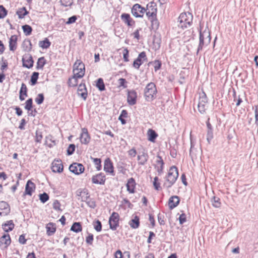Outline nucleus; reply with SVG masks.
I'll list each match as a JSON object with an SVG mask.
<instances>
[{"instance_id": "obj_50", "label": "nucleus", "mask_w": 258, "mask_h": 258, "mask_svg": "<svg viewBox=\"0 0 258 258\" xmlns=\"http://www.w3.org/2000/svg\"><path fill=\"white\" fill-rule=\"evenodd\" d=\"M44 96L43 94H39L35 98V101L38 104H41L44 101Z\"/></svg>"}, {"instance_id": "obj_64", "label": "nucleus", "mask_w": 258, "mask_h": 258, "mask_svg": "<svg viewBox=\"0 0 258 258\" xmlns=\"http://www.w3.org/2000/svg\"><path fill=\"white\" fill-rule=\"evenodd\" d=\"M154 63L155 64L154 66V69L155 71H157L160 68L161 63L159 60L155 61Z\"/></svg>"}, {"instance_id": "obj_49", "label": "nucleus", "mask_w": 258, "mask_h": 258, "mask_svg": "<svg viewBox=\"0 0 258 258\" xmlns=\"http://www.w3.org/2000/svg\"><path fill=\"white\" fill-rule=\"evenodd\" d=\"M158 178L157 177H155L154 178L153 185L156 190H159L161 189L160 183L158 182Z\"/></svg>"}, {"instance_id": "obj_11", "label": "nucleus", "mask_w": 258, "mask_h": 258, "mask_svg": "<svg viewBox=\"0 0 258 258\" xmlns=\"http://www.w3.org/2000/svg\"><path fill=\"white\" fill-rule=\"evenodd\" d=\"M147 57L146 52L144 51H143L141 52L137 58L134 60L133 63V66L136 68L137 69H139L140 66L144 63V61L145 60H146Z\"/></svg>"}, {"instance_id": "obj_23", "label": "nucleus", "mask_w": 258, "mask_h": 258, "mask_svg": "<svg viewBox=\"0 0 258 258\" xmlns=\"http://www.w3.org/2000/svg\"><path fill=\"white\" fill-rule=\"evenodd\" d=\"M11 243L10 235L5 234L0 238V246L4 245L5 247H7Z\"/></svg>"}, {"instance_id": "obj_3", "label": "nucleus", "mask_w": 258, "mask_h": 258, "mask_svg": "<svg viewBox=\"0 0 258 258\" xmlns=\"http://www.w3.org/2000/svg\"><path fill=\"white\" fill-rule=\"evenodd\" d=\"M156 93L157 89L154 83L151 82L148 84L144 91L146 100L148 101H152L155 98Z\"/></svg>"}, {"instance_id": "obj_24", "label": "nucleus", "mask_w": 258, "mask_h": 258, "mask_svg": "<svg viewBox=\"0 0 258 258\" xmlns=\"http://www.w3.org/2000/svg\"><path fill=\"white\" fill-rule=\"evenodd\" d=\"M121 19L128 26H131L135 23V21L131 18L128 14L123 13L121 15Z\"/></svg>"}, {"instance_id": "obj_4", "label": "nucleus", "mask_w": 258, "mask_h": 258, "mask_svg": "<svg viewBox=\"0 0 258 258\" xmlns=\"http://www.w3.org/2000/svg\"><path fill=\"white\" fill-rule=\"evenodd\" d=\"M210 33L209 30H204L200 32V43L198 48V52L202 49L205 45H207L211 41Z\"/></svg>"}, {"instance_id": "obj_45", "label": "nucleus", "mask_w": 258, "mask_h": 258, "mask_svg": "<svg viewBox=\"0 0 258 258\" xmlns=\"http://www.w3.org/2000/svg\"><path fill=\"white\" fill-rule=\"evenodd\" d=\"M93 162L96 165V168L97 170L99 171L101 169V161L99 158H93Z\"/></svg>"}, {"instance_id": "obj_40", "label": "nucleus", "mask_w": 258, "mask_h": 258, "mask_svg": "<svg viewBox=\"0 0 258 258\" xmlns=\"http://www.w3.org/2000/svg\"><path fill=\"white\" fill-rule=\"evenodd\" d=\"M96 86L101 91H104L105 90V85L103 82V80L102 78H99L97 80Z\"/></svg>"}, {"instance_id": "obj_52", "label": "nucleus", "mask_w": 258, "mask_h": 258, "mask_svg": "<svg viewBox=\"0 0 258 258\" xmlns=\"http://www.w3.org/2000/svg\"><path fill=\"white\" fill-rule=\"evenodd\" d=\"M75 150V145L74 144H70L67 149V153L68 155L73 154Z\"/></svg>"}, {"instance_id": "obj_28", "label": "nucleus", "mask_w": 258, "mask_h": 258, "mask_svg": "<svg viewBox=\"0 0 258 258\" xmlns=\"http://www.w3.org/2000/svg\"><path fill=\"white\" fill-rule=\"evenodd\" d=\"M22 47L24 51H30L32 49V44L31 41L28 39H25L22 43Z\"/></svg>"}, {"instance_id": "obj_17", "label": "nucleus", "mask_w": 258, "mask_h": 258, "mask_svg": "<svg viewBox=\"0 0 258 258\" xmlns=\"http://www.w3.org/2000/svg\"><path fill=\"white\" fill-rule=\"evenodd\" d=\"M51 169L54 172H61L63 171V165L61 161L54 160L52 163Z\"/></svg>"}, {"instance_id": "obj_16", "label": "nucleus", "mask_w": 258, "mask_h": 258, "mask_svg": "<svg viewBox=\"0 0 258 258\" xmlns=\"http://www.w3.org/2000/svg\"><path fill=\"white\" fill-rule=\"evenodd\" d=\"M80 140L82 144H87L89 143L90 137L86 128L82 129V133L80 137Z\"/></svg>"}, {"instance_id": "obj_9", "label": "nucleus", "mask_w": 258, "mask_h": 258, "mask_svg": "<svg viewBox=\"0 0 258 258\" xmlns=\"http://www.w3.org/2000/svg\"><path fill=\"white\" fill-rule=\"evenodd\" d=\"M119 215L118 213L113 212L109 220L110 228L113 230L116 229L118 226Z\"/></svg>"}, {"instance_id": "obj_63", "label": "nucleus", "mask_w": 258, "mask_h": 258, "mask_svg": "<svg viewBox=\"0 0 258 258\" xmlns=\"http://www.w3.org/2000/svg\"><path fill=\"white\" fill-rule=\"evenodd\" d=\"M60 203L58 201L56 200L53 202V208L55 210H59L60 209Z\"/></svg>"}, {"instance_id": "obj_26", "label": "nucleus", "mask_w": 258, "mask_h": 258, "mask_svg": "<svg viewBox=\"0 0 258 258\" xmlns=\"http://www.w3.org/2000/svg\"><path fill=\"white\" fill-rule=\"evenodd\" d=\"M77 195L81 197L82 201L85 202L89 199L90 195L87 189H84L80 191L79 190L77 191Z\"/></svg>"}, {"instance_id": "obj_44", "label": "nucleus", "mask_w": 258, "mask_h": 258, "mask_svg": "<svg viewBox=\"0 0 258 258\" xmlns=\"http://www.w3.org/2000/svg\"><path fill=\"white\" fill-rule=\"evenodd\" d=\"M39 199L42 203H44L49 200V196L47 194L44 192L39 195Z\"/></svg>"}, {"instance_id": "obj_36", "label": "nucleus", "mask_w": 258, "mask_h": 258, "mask_svg": "<svg viewBox=\"0 0 258 258\" xmlns=\"http://www.w3.org/2000/svg\"><path fill=\"white\" fill-rule=\"evenodd\" d=\"M28 12L26 10L25 7L20 8L17 11V14L18 15V17L20 19L24 18V17L27 14H28Z\"/></svg>"}, {"instance_id": "obj_54", "label": "nucleus", "mask_w": 258, "mask_h": 258, "mask_svg": "<svg viewBox=\"0 0 258 258\" xmlns=\"http://www.w3.org/2000/svg\"><path fill=\"white\" fill-rule=\"evenodd\" d=\"M87 204L88 206L91 208H95L96 207V203L94 201L89 199L87 201H85Z\"/></svg>"}, {"instance_id": "obj_47", "label": "nucleus", "mask_w": 258, "mask_h": 258, "mask_svg": "<svg viewBox=\"0 0 258 258\" xmlns=\"http://www.w3.org/2000/svg\"><path fill=\"white\" fill-rule=\"evenodd\" d=\"M213 138V129L207 130V140L209 143Z\"/></svg>"}, {"instance_id": "obj_27", "label": "nucleus", "mask_w": 258, "mask_h": 258, "mask_svg": "<svg viewBox=\"0 0 258 258\" xmlns=\"http://www.w3.org/2000/svg\"><path fill=\"white\" fill-rule=\"evenodd\" d=\"M3 228L5 232H8L12 231L15 227L13 220L7 221L2 225Z\"/></svg>"}, {"instance_id": "obj_51", "label": "nucleus", "mask_w": 258, "mask_h": 258, "mask_svg": "<svg viewBox=\"0 0 258 258\" xmlns=\"http://www.w3.org/2000/svg\"><path fill=\"white\" fill-rule=\"evenodd\" d=\"M61 5L64 7L71 6L73 3V0H60Z\"/></svg>"}, {"instance_id": "obj_48", "label": "nucleus", "mask_w": 258, "mask_h": 258, "mask_svg": "<svg viewBox=\"0 0 258 258\" xmlns=\"http://www.w3.org/2000/svg\"><path fill=\"white\" fill-rule=\"evenodd\" d=\"M7 14V11L2 5H0V19L5 18Z\"/></svg>"}, {"instance_id": "obj_33", "label": "nucleus", "mask_w": 258, "mask_h": 258, "mask_svg": "<svg viewBox=\"0 0 258 258\" xmlns=\"http://www.w3.org/2000/svg\"><path fill=\"white\" fill-rule=\"evenodd\" d=\"M82 230L81 224L80 222H75L71 228V230L78 233Z\"/></svg>"}, {"instance_id": "obj_34", "label": "nucleus", "mask_w": 258, "mask_h": 258, "mask_svg": "<svg viewBox=\"0 0 258 258\" xmlns=\"http://www.w3.org/2000/svg\"><path fill=\"white\" fill-rule=\"evenodd\" d=\"M79 79L78 77L73 74L72 78H70L68 80V84L70 87H75L78 83V79Z\"/></svg>"}, {"instance_id": "obj_29", "label": "nucleus", "mask_w": 258, "mask_h": 258, "mask_svg": "<svg viewBox=\"0 0 258 258\" xmlns=\"http://www.w3.org/2000/svg\"><path fill=\"white\" fill-rule=\"evenodd\" d=\"M148 140L151 142H155L158 134L152 129H149L147 132Z\"/></svg>"}, {"instance_id": "obj_22", "label": "nucleus", "mask_w": 258, "mask_h": 258, "mask_svg": "<svg viewBox=\"0 0 258 258\" xmlns=\"http://www.w3.org/2000/svg\"><path fill=\"white\" fill-rule=\"evenodd\" d=\"M179 203V199L178 197L174 196L171 197L168 201V206L170 209H173L176 207Z\"/></svg>"}, {"instance_id": "obj_57", "label": "nucleus", "mask_w": 258, "mask_h": 258, "mask_svg": "<svg viewBox=\"0 0 258 258\" xmlns=\"http://www.w3.org/2000/svg\"><path fill=\"white\" fill-rule=\"evenodd\" d=\"M156 163H157L158 166H160V165L163 166L164 165V163L163 160H162L161 157L159 155L157 156Z\"/></svg>"}, {"instance_id": "obj_12", "label": "nucleus", "mask_w": 258, "mask_h": 258, "mask_svg": "<svg viewBox=\"0 0 258 258\" xmlns=\"http://www.w3.org/2000/svg\"><path fill=\"white\" fill-rule=\"evenodd\" d=\"M104 170L112 176L115 175L113 164L109 158H107L104 161Z\"/></svg>"}, {"instance_id": "obj_42", "label": "nucleus", "mask_w": 258, "mask_h": 258, "mask_svg": "<svg viewBox=\"0 0 258 258\" xmlns=\"http://www.w3.org/2000/svg\"><path fill=\"white\" fill-rule=\"evenodd\" d=\"M46 143L51 147L55 144V141L53 140V137L51 136H48L46 138Z\"/></svg>"}, {"instance_id": "obj_8", "label": "nucleus", "mask_w": 258, "mask_h": 258, "mask_svg": "<svg viewBox=\"0 0 258 258\" xmlns=\"http://www.w3.org/2000/svg\"><path fill=\"white\" fill-rule=\"evenodd\" d=\"M148 158L149 156L147 151L145 149L139 151L137 157L139 165H144L148 161Z\"/></svg>"}, {"instance_id": "obj_62", "label": "nucleus", "mask_w": 258, "mask_h": 258, "mask_svg": "<svg viewBox=\"0 0 258 258\" xmlns=\"http://www.w3.org/2000/svg\"><path fill=\"white\" fill-rule=\"evenodd\" d=\"M146 15L149 17H152V18H154V17H156V9L155 10V12L153 11L152 12H146Z\"/></svg>"}, {"instance_id": "obj_6", "label": "nucleus", "mask_w": 258, "mask_h": 258, "mask_svg": "<svg viewBox=\"0 0 258 258\" xmlns=\"http://www.w3.org/2000/svg\"><path fill=\"white\" fill-rule=\"evenodd\" d=\"M207 103L208 99L206 94L204 91H202L200 93L199 102L198 105V110L201 113L205 112L208 107Z\"/></svg>"}, {"instance_id": "obj_56", "label": "nucleus", "mask_w": 258, "mask_h": 258, "mask_svg": "<svg viewBox=\"0 0 258 258\" xmlns=\"http://www.w3.org/2000/svg\"><path fill=\"white\" fill-rule=\"evenodd\" d=\"M118 82L120 86L123 87L124 88H125L127 87L126 85H125V84L126 83V81L125 79L123 78H120L118 80Z\"/></svg>"}, {"instance_id": "obj_15", "label": "nucleus", "mask_w": 258, "mask_h": 258, "mask_svg": "<svg viewBox=\"0 0 258 258\" xmlns=\"http://www.w3.org/2000/svg\"><path fill=\"white\" fill-rule=\"evenodd\" d=\"M22 61L23 66L26 68L30 69L33 66L34 61L30 54H28L24 55L22 58Z\"/></svg>"}, {"instance_id": "obj_13", "label": "nucleus", "mask_w": 258, "mask_h": 258, "mask_svg": "<svg viewBox=\"0 0 258 258\" xmlns=\"http://www.w3.org/2000/svg\"><path fill=\"white\" fill-rule=\"evenodd\" d=\"M105 176L102 173L93 175L92 177V181L94 184L103 185L105 182Z\"/></svg>"}, {"instance_id": "obj_1", "label": "nucleus", "mask_w": 258, "mask_h": 258, "mask_svg": "<svg viewBox=\"0 0 258 258\" xmlns=\"http://www.w3.org/2000/svg\"><path fill=\"white\" fill-rule=\"evenodd\" d=\"M178 177V171L177 167L174 166H172L169 170L168 175L166 177L165 182L163 186L168 188L171 187L175 182Z\"/></svg>"}, {"instance_id": "obj_55", "label": "nucleus", "mask_w": 258, "mask_h": 258, "mask_svg": "<svg viewBox=\"0 0 258 258\" xmlns=\"http://www.w3.org/2000/svg\"><path fill=\"white\" fill-rule=\"evenodd\" d=\"M42 139V135L41 132L38 131L36 132V142L40 143Z\"/></svg>"}, {"instance_id": "obj_10", "label": "nucleus", "mask_w": 258, "mask_h": 258, "mask_svg": "<svg viewBox=\"0 0 258 258\" xmlns=\"http://www.w3.org/2000/svg\"><path fill=\"white\" fill-rule=\"evenodd\" d=\"M69 170L71 172L78 175L84 172V167L82 164L74 163L70 166Z\"/></svg>"}, {"instance_id": "obj_37", "label": "nucleus", "mask_w": 258, "mask_h": 258, "mask_svg": "<svg viewBox=\"0 0 258 258\" xmlns=\"http://www.w3.org/2000/svg\"><path fill=\"white\" fill-rule=\"evenodd\" d=\"M46 63V60L44 57H41L38 58L37 62V69H42Z\"/></svg>"}, {"instance_id": "obj_19", "label": "nucleus", "mask_w": 258, "mask_h": 258, "mask_svg": "<svg viewBox=\"0 0 258 258\" xmlns=\"http://www.w3.org/2000/svg\"><path fill=\"white\" fill-rule=\"evenodd\" d=\"M35 184L31 180H29L27 181L25 186V190L24 193V196L26 195H29L30 196H32V192L35 190Z\"/></svg>"}, {"instance_id": "obj_14", "label": "nucleus", "mask_w": 258, "mask_h": 258, "mask_svg": "<svg viewBox=\"0 0 258 258\" xmlns=\"http://www.w3.org/2000/svg\"><path fill=\"white\" fill-rule=\"evenodd\" d=\"M137 94L135 90L128 91L127 101L129 105H135L137 102Z\"/></svg>"}, {"instance_id": "obj_31", "label": "nucleus", "mask_w": 258, "mask_h": 258, "mask_svg": "<svg viewBox=\"0 0 258 258\" xmlns=\"http://www.w3.org/2000/svg\"><path fill=\"white\" fill-rule=\"evenodd\" d=\"M129 225L132 228L136 229L138 228L140 225L139 218L136 216L134 219L129 222Z\"/></svg>"}, {"instance_id": "obj_7", "label": "nucleus", "mask_w": 258, "mask_h": 258, "mask_svg": "<svg viewBox=\"0 0 258 258\" xmlns=\"http://www.w3.org/2000/svg\"><path fill=\"white\" fill-rule=\"evenodd\" d=\"M145 11V9L138 4H135L131 10L132 14L136 18H142Z\"/></svg>"}, {"instance_id": "obj_43", "label": "nucleus", "mask_w": 258, "mask_h": 258, "mask_svg": "<svg viewBox=\"0 0 258 258\" xmlns=\"http://www.w3.org/2000/svg\"><path fill=\"white\" fill-rule=\"evenodd\" d=\"M94 228L96 231L97 232H100L102 230V224L101 222L97 220L95 222H94L93 224Z\"/></svg>"}, {"instance_id": "obj_21", "label": "nucleus", "mask_w": 258, "mask_h": 258, "mask_svg": "<svg viewBox=\"0 0 258 258\" xmlns=\"http://www.w3.org/2000/svg\"><path fill=\"white\" fill-rule=\"evenodd\" d=\"M17 36L16 35H12L10 37L9 42V46L11 51H14L17 49Z\"/></svg>"}, {"instance_id": "obj_5", "label": "nucleus", "mask_w": 258, "mask_h": 258, "mask_svg": "<svg viewBox=\"0 0 258 258\" xmlns=\"http://www.w3.org/2000/svg\"><path fill=\"white\" fill-rule=\"evenodd\" d=\"M73 72L74 75L79 78H82L85 73L84 64L80 60H77L73 66Z\"/></svg>"}, {"instance_id": "obj_25", "label": "nucleus", "mask_w": 258, "mask_h": 258, "mask_svg": "<svg viewBox=\"0 0 258 258\" xmlns=\"http://www.w3.org/2000/svg\"><path fill=\"white\" fill-rule=\"evenodd\" d=\"M126 185L127 190L130 193L133 194L135 192L136 182L133 178H131L128 180Z\"/></svg>"}, {"instance_id": "obj_53", "label": "nucleus", "mask_w": 258, "mask_h": 258, "mask_svg": "<svg viewBox=\"0 0 258 258\" xmlns=\"http://www.w3.org/2000/svg\"><path fill=\"white\" fill-rule=\"evenodd\" d=\"M94 239V236L92 234H89V235L86 237V242L88 244H92L93 241Z\"/></svg>"}, {"instance_id": "obj_38", "label": "nucleus", "mask_w": 258, "mask_h": 258, "mask_svg": "<svg viewBox=\"0 0 258 258\" xmlns=\"http://www.w3.org/2000/svg\"><path fill=\"white\" fill-rule=\"evenodd\" d=\"M220 200L218 197L216 196L213 197L211 199V202L212 203V205L215 208H219L221 206V202Z\"/></svg>"}, {"instance_id": "obj_30", "label": "nucleus", "mask_w": 258, "mask_h": 258, "mask_svg": "<svg viewBox=\"0 0 258 258\" xmlns=\"http://www.w3.org/2000/svg\"><path fill=\"white\" fill-rule=\"evenodd\" d=\"M27 89L26 85L24 83H22L19 93V98L20 100L23 101L25 99V98L23 97V95L27 96Z\"/></svg>"}, {"instance_id": "obj_58", "label": "nucleus", "mask_w": 258, "mask_h": 258, "mask_svg": "<svg viewBox=\"0 0 258 258\" xmlns=\"http://www.w3.org/2000/svg\"><path fill=\"white\" fill-rule=\"evenodd\" d=\"M128 154L131 157H135L137 155V151L135 148H132L128 151Z\"/></svg>"}, {"instance_id": "obj_46", "label": "nucleus", "mask_w": 258, "mask_h": 258, "mask_svg": "<svg viewBox=\"0 0 258 258\" xmlns=\"http://www.w3.org/2000/svg\"><path fill=\"white\" fill-rule=\"evenodd\" d=\"M32 102L33 100L32 98L28 99L26 102L25 108L28 111L31 110L32 108Z\"/></svg>"}, {"instance_id": "obj_39", "label": "nucleus", "mask_w": 258, "mask_h": 258, "mask_svg": "<svg viewBox=\"0 0 258 258\" xmlns=\"http://www.w3.org/2000/svg\"><path fill=\"white\" fill-rule=\"evenodd\" d=\"M22 29L25 35H30L32 31V27L28 25H25L22 26Z\"/></svg>"}, {"instance_id": "obj_35", "label": "nucleus", "mask_w": 258, "mask_h": 258, "mask_svg": "<svg viewBox=\"0 0 258 258\" xmlns=\"http://www.w3.org/2000/svg\"><path fill=\"white\" fill-rule=\"evenodd\" d=\"M50 44L51 42L47 38H45L43 41H40L39 42V47L43 49L48 48L50 46Z\"/></svg>"}, {"instance_id": "obj_20", "label": "nucleus", "mask_w": 258, "mask_h": 258, "mask_svg": "<svg viewBox=\"0 0 258 258\" xmlns=\"http://www.w3.org/2000/svg\"><path fill=\"white\" fill-rule=\"evenodd\" d=\"M78 94L79 96H81L84 100H86L87 97V91L86 88V85L84 83H81L79 85L78 91Z\"/></svg>"}, {"instance_id": "obj_32", "label": "nucleus", "mask_w": 258, "mask_h": 258, "mask_svg": "<svg viewBox=\"0 0 258 258\" xmlns=\"http://www.w3.org/2000/svg\"><path fill=\"white\" fill-rule=\"evenodd\" d=\"M46 228L47 230V234L49 236L53 235L56 231V228L54 225L52 223H49L47 224Z\"/></svg>"}, {"instance_id": "obj_60", "label": "nucleus", "mask_w": 258, "mask_h": 258, "mask_svg": "<svg viewBox=\"0 0 258 258\" xmlns=\"http://www.w3.org/2000/svg\"><path fill=\"white\" fill-rule=\"evenodd\" d=\"M179 223L182 224L186 221V215L184 214H182L179 217Z\"/></svg>"}, {"instance_id": "obj_41", "label": "nucleus", "mask_w": 258, "mask_h": 258, "mask_svg": "<svg viewBox=\"0 0 258 258\" xmlns=\"http://www.w3.org/2000/svg\"><path fill=\"white\" fill-rule=\"evenodd\" d=\"M38 76L39 73L38 72H34L32 74L31 77V82L32 85H34L36 84Z\"/></svg>"}, {"instance_id": "obj_61", "label": "nucleus", "mask_w": 258, "mask_h": 258, "mask_svg": "<svg viewBox=\"0 0 258 258\" xmlns=\"http://www.w3.org/2000/svg\"><path fill=\"white\" fill-rule=\"evenodd\" d=\"M77 20V17L76 16H73L70 17L68 19V21L67 22V24H70L74 23L76 22Z\"/></svg>"}, {"instance_id": "obj_2", "label": "nucleus", "mask_w": 258, "mask_h": 258, "mask_svg": "<svg viewBox=\"0 0 258 258\" xmlns=\"http://www.w3.org/2000/svg\"><path fill=\"white\" fill-rule=\"evenodd\" d=\"M192 15L190 13H181L178 19V26L181 28H187L191 25Z\"/></svg>"}, {"instance_id": "obj_59", "label": "nucleus", "mask_w": 258, "mask_h": 258, "mask_svg": "<svg viewBox=\"0 0 258 258\" xmlns=\"http://www.w3.org/2000/svg\"><path fill=\"white\" fill-rule=\"evenodd\" d=\"M123 51L124 52L123 55L124 60L125 62H127L128 61V50H127V48H125Z\"/></svg>"}, {"instance_id": "obj_18", "label": "nucleus", "mask_w": 258, "mask_h": 258, "mask_svg": "<svg viewBox=\"0 0 258 258\" xmlns=\"http://www.w3.org/2000/svg\"><path fill=\"white\" fill-rule=\"evenodd\" d=\"M10 211V208L8 204L4 201L0 202V216L7 215Z\"/></svg>"}]
</instances>
